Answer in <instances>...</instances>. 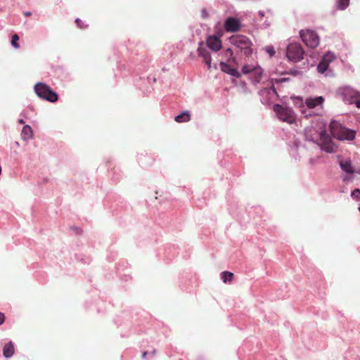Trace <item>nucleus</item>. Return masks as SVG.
Segmentation results:
<instances>
[{"instance_id": "1", "label": "nucleus", "mask_w": 360, "mask_h": 360, "mask_svg": "<svg viewBox=\"0 0 360 360\" xmlns=\"http://www.w3.org/2000/svg\"><path fill=\"white\" fill-rule=\"evenodd\" d=\"M306 136L309 140L316 142L321 150L327 153H335L337 150V146L333 142L326 131H321L316 136L309 135L308 131H306Z\"/></svg>"}, {"instance_id": "2", "label": "nucleus", "mask_w": 360, "mask_h": 360, "mask_svg": "<svg viewBox=\"0 0 360 360\" xmlns=\"http://www.w3.org/2000/svg\"><path fill=\"white\" fill-rule=\"evenodd\" d=\"M330 133L340 141H352L356 137V131L347 129L336 121L330 124Z\"/></svg>"}, {"instance_id": "3", "label": "nucleus", "mask_w": 360, "mask_h": 360, "mask_svg": "<svg viewBox=\"0 0 360 360\" xmlns=\"http://www.w3.org/2000/svg\"><path fill=\"white\" fill-rule=\"evenodd\" d=\"M231 43L245 56H250L252 53V42L245 36L236 35L231 38Z\"/></svg>"}, {"instance_id": "4", "label": "nucleus", "mask_w": 360, "mask_h": 360, "mask_svg": "<svg viewBox=\"0 0 360 360\" xmlns=\"http://www.w3.org/2000/svg\"><path fill=\"white\" fill-rule=\"evenodd\" d=\"M34 91L39 98L49 102L54 103L58 99V94L46 84L37 83L34 86Z\"/></svg>"}, {"instance_id": "5", "label": "nucleus", "mask_w": 360, "mask_h": 360, "mask_svg": "<svg viewBox=\"0 0 360 360\" xmlns=\"http://www.w3.org/2000/svg\"><path fill=\"white\" fill-rule=\"evenodd\" d=\"M274 110L278 119L283 122L292 124L296 121V114L292 108L279 104L274 105Z\"/></svg>"}, {"instance_id": "6", "label": "nucleus", "mask_w": 360, "mask_h": 360, "mask_svg": "<svg viewBox=\"0 0 360 360\" xmlns=\"http://www.w3.org/2000/svg\"><path fill=\"white\" fill-rule=\"evenodd\" d=\"M300 34L307 46L314 49L319 44V38L315 32L309 30H301Z\"/></svg>"}, {"instance_id": "7", "label": "nucleus", "mask_w": 360, "mask_h": 360, "mask_svg": "<svg viewBox=\"0 0 360 360\" xmlns=\"http://www.w3.org/2000/svg\"><path fill=\"white\" fill-rule=\"evenodd\" d=\"M286 54L290 60L298 62L303 58L304 50L300 44L292 43L288 46Z\"/></svg>"}, {"instance_id": "8", "label": "nucleus", "mask_w": 360, "mask_h": 360, "mask_svg": "<svg viewBox=\"0 0 360 360\" xmlns=\"http://www.w3.org/2000/svg\"><path fill=\"white\" fill-rule=\"evenodd\" d=\"M198 53V55L203 58L205 63L208 66V68L210 69L211 68L212 58L210 52L204 46L203 42L199 43Z\"/></svg>"}, {"instance_id": "9", "label": "nucleus", "mask_w": 360, "mask_h": 360, "mask_svg": "<svg viewBox=\"0 0 360 360\" xmlns=\"http://www.w3.org/2000/svg\"><path fill=\"white\" fill-rule=\"evenodd\" d=\"M240 24L238 20L235 18H228L224 23V28L226 31L235 32L240 28Z\"/></svg>"}, {"instance_id": "10", "label": "nucleus", "mask_w": 360, "mask_h": 360, "mask_svg": "<svg viewBox=\"0 0 360 360\" xmlns=\"http://www.w3.org/2000/svg\"><path fill=\"white\" fill-rule=\"evenodd\" d=\"M207 45L210 49L217 52L221 48V41L218 37L211 35L207 39Z\"/></svg>"}, {"instance_id": "11", "label": "nucleus", "mask_w": 360, "mask_h": 360, "mask_svg": "<svg viewBox=\"0 0 360 360\" xmlns=\"http://www.w3.org/2000/svg\"><path fill=\"white\" fill-rule=\"evenodd\" d=\"M324 101L323 96H317L315 98H308L306 99L305 103L309 108H314L316 106L322 105Z\"/></svg>"}, {"instance_id": "12", "label": "nucleus", "mask_w": 360, "mask_h": 360, "mask_svg": "<svg viewBox=\"0 0 360 360\" xmlns=\"http://www.w3.org/2000/svg\"><path fill=\"white\" fill-rule=\"evenodd\" d=\"M14 345L11 342L6 344L3 349V354L6 358H10L14 354Z\"/></svg>"}, {"instance_id": "13", "label": "nucleus", "mask_w": 360, "mask_h": 360, "mask_svg": "<svg viewBox=\"0 0 360 360\" xmlns=\"http://www.w3.org/2000/svg\"><path fill=\"white\" fill-rule=\"evenodd\" d=\"M220 65H221V70L224 72H227L230 75L235 76L236 77H240V74L238 73V72L236 69L231 68L229 65H227L224 63H221Z\"/></svg>"}, {"instance_id": "14", "label": "nucleus", "mask_w": 360, "mask_h": 360, "mask_svg": "<svg viewBox=\"0 0 360 360\" xmlns=\"http://www.w3.org/2000/svg\"><path fill=\"white\" fill-rule=\"evenodd\" d=\"M340 165L343 171L348 174H352L354 172L352 167L351 162L349 160L341 161Z\"/></svg>"}, {"instance_id": "15", "label": "nucleus", "mask_w": 360, "mask_h": 360, "mask_svg": "<svg viewBox=\"0 0 360 360\" xmlns=\"http://www.w3.org/2000/svg\"><path fill=\"white\" fill-rule=\"evenodd\" d=\"M22 137L23 139H29L32 137V129L29 125L23 127L22 133Z\"/></svg>"}, {"instance_id": "16", "label": "nucleus", "mask_w": 360, "mask_h": 360, "mask_svg": "<svg viewBox=\"0 0 360 360\" xmlns=\"http://www.w3.org/2000/svg\"><path fill=\"white\" fill-rule=\"evenodd\" d=\"M190 119V114L188 112H184L181 114L176 116L174 120L176 122H188Z\"/></svg>"}, {"instance_id": "17", "label": "nucleus", "mask_w": 360, "mask_h": 360, "mask_svg": "<svg viewBox=\"0 0 360 360\" xmlns=\"http://www.w3.org/2000/svg\"><path fill=\"white\" fill-rule=\"evenodd\" d=\"M233 274L228 271H223L221 274V278L224 283H231L233 279Z\"/></svg>"}, {"instance_id": "18", "label": "nucleus", "mask_w": 360, "mask_h": 360, "mask_svg": "<svg viewBox=\"0 0 360 360\" xmlns=\"http://www.w3.org/2000/svg\"><path fill=\"white\" fill-rule=\"evenodd\" d=\"M329 64L324 60L321 59V62L317 66V70L319 72L323 73L328 68Z\"/></svg>"}, {"instance_id": "19", "label": "nucleus", "mask_w": 360, "mask_h": 360, "mask_svg": "<svg viewBox=\"0 0 360 360\" xmlns=\"http://www.w3.org/2000/svg\"><path fill=\"white\" fill-rule=\"evenodd\" d=\"M349 4V0H338L337 7L339 10H345Z\"/></svg>"}, {"instance_id": "20", "label": "nucleus", "mask_w": 360, "mask_h": 360, "mask_svg": "<svg viewBox=\"0 0 360 360\" xmlns=\"http://www.w3.org/2000/svg\"><path fill=\"white\" fill-rule=\"evenodd\" d=\"M255 70V66L252 65H245L242 68V72L243 74H248L250 72H253Z\"/></svg>"}, {"instance_id": "21", "label": "nucleus", "mask_w": 360, "mask_h": 360, "mask_svg": "<svg viewBox=\"0 0 360 360\" xmlns=\"http://www.w3.org/2000/svg\"><path fill=\"white\" fill-rule=\"evenodd\" d=\"M335 58V56L333 53H327L326 54H325L323 57V60H324L326 62H327L328 64L333 61Z\"/></svg>"}, {"instance_id": "22", "label": "nucleus", "mask_w": 360, "mask_h": 360, "mask_svg": "<svg viewBox=\"0 0 360 360\" xmlns=\"http://www.w3.org/2000/svg\"><path fill=\"white\" fill-rule=\"evenodd\" d=\"M253 73L255 75V80L259 82L261 79L262 70L259 67H255V70H254Z\"/></svg>"}, {"instance_id": "23", "label": "nucleus", "mask_w": 360, "mask_h": 360, "mask_svg": "<svg viewBox=\"0 0 360 360\" xmlns=\"http://www.w3.org/2000/svg\"><path fill=\"white\" fill-rule=\"evenodd\" d=\"M19 40V37L18 34H14L12 37L11 39V44L15 49H19L20 45L18 43V41Z\"/></svg>"}, {"instance_id": "24", "label": "nucleus", "mask_w": 360, "mask_h": 360, "mask_svg": "<svg viewBox=\"0 0 360 360\" xmlns=\"http://www.w3.org/2000/svg\"><path fill=\"white\" fill-rule=\"evenodd\" d=\"M352 102L355 103L357 108H360V94L354 93V96Z\"/></svg>"}, {"instance_id": "25", "label": "nucleus", "mask_w": 360, "mask_h": 360, "mask_svg": "<svg viewBox=\"0 0 360 360\" xmlns=\"http://www.w3.org/2000/svg\"><path fill=\"white\" fill-rule=\"evenodd\" d=\"M352 196L354 197V198L357 199V200H360V190L359 189H355L352 193Z\"/></svg>"}, {"instance_id": "26", "label": "nucleus", "mask_w": 360, "mask_h": 360, "mask_svg": "<svg viewBox=\"0 0 360 360\" xmlns=\"http://www.w3.org/2000/svg\"><path fill=\"white\" fill-rule=\"evenodd\" d=\"M201 14L203 18H207L209 16L207 11L205 8L201 11Z\"/></svg>"}, {"instance_id": "27", "label": "nucleus", "mask_w": 360, "mask_h": 360, "mask_svg": "<svg viewBox=\"0 0 360 360\" xmlns=\"http://www.w3.org/2000/svg\"><path fill=\"white\" fill-rule=\"evenodd\" d=\"M266 51L271 55L273 56L275 53L274 49L273 47H267Z\"/></svg>"}, {"instance_id": "28", "label": "nucleus", "mask_w": 360, "mask_h": 360, "mask_svg": "<svg viewBox=\"0 0 360 360\" xmlns=\"http://www.w3.org/2000/svg\"><path fill=\"white\" fill-rule=\"evenodd\" d=\"M226 55L231 57L233 56V51L231 49H227L226 50Z\"/></svg>"}, {"instance_id": "29", "label": "nucleus", "mask_w": 360, "mask_h": 360, "mask_svg": "<svg viewBox=\"0 0 360 360\" xmlns=\"http://www.w3.org/2000/svg\"><path fill=\"white\" fill-rule=\"evenodd\" d=\"M4 319H5L4 314L0 312V325L4 323Z\"/></svg>"}, {"instance_id": "30", "label": "nucleus", "mask_w": 360, "mask_h": 360, "mask_svg": "<svg viewBox=\"0 0 360 360\" xmlns=\"http://www.w3.org/2000/svg\"><path fill=\"white\" fill-rule=\"evenodd\" d=\"M75 22L78 25V27L82 28V26L81 25L82 21L79 19H76Z\"/></svg>"}, {"instance_id": "31", "label": "nucleus", "mask_w": 360, "mask_h": 360, "mask_svg": "<svg viewBox=\"0 0 360 360\" xmlns=\"http://www.w3.org/2000/svg\"><path fill=\"white\" fill-rule=\"evenodd\" d=\"M32 15V13L30 11H26L24 13V15L26 17H29Z\"/></svg>"}, {"instance_id": "32", "label": "nucleus", "mask_w": 360, "mask_h": 360, "mask_svg": "<svg viewBox=\"0 0 360 360\" xmlns=\"http://www.w3.org/2000/svg\"><path fill=\"white\" fill-rule=\"evenodd\" d=\"M147 354H148V352H143V354H142V358H143V359H145V358L146 357Z\"/></svg>"}, {"instance_id": "33", "label": "nucleus", "mask_w": 360, "mask_h": 360, "mask_svg": "<svg viewBox=\"0 0 360 360\" xmlns=\"http://www.w3.org/2000/svg\"><path fill=\"white\" fill-rule=\"evenodd\" d=\"M296 100L300 103H302V100L300 98H297Z\"/></svg>"}, {"instance_id": "34", "label": "nucleus", "mask_w": 360, "mask_h": 360, "mask_svg": "<svg viewBox=\"0 0 360 360\" xmlns=\"http://www.w3.org/2000/svg\"><path fill=\"white\" fill-rule=\"evenodd\" d=\"M18 122H19V123H20V124H24V123H25V122H24V120H23L22 119L19 120V121H18Z\"/></svg>"}, {"instance_id": "35", "label": "nucleus", "mask_w": 360, "mask_h": 360, "mask_svg": "<svg viewBox=\"0 0 360 360\" xmlns=\"http://www.w3.org/2000/svg\"><path fill=\"white\" fill-rule=\"evenodd\" d=\"M155 354V350H154V351L153 352V354Z\"/></svg>"}, {"instance_id": "36", "label": "nucleus", "mask_w": 360, "mask_h": 360, "mask_svg": "<svg viewBox=\"0 0 360 360\" xmlns=\"http://www.w3.org/2000/svg\"><path fill=\"white\" fill-rule=\"evenodd\" d=\"M359 212H360V205H359Z\"/></svg>"}]
</instances>
